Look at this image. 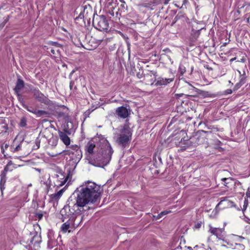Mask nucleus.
<instances>
[{"label": "nucleus", "instance_id": "f257e3e1", "mask_svg": "<svg viewBox=\"0 0 250 250\" xmlns=\"http://www.w3.org/2000/svg\"><path fill=\"white\" fill-rule=\"evenodd\" d=\"M100 194V186L88 181L77 188L70 197L86 211L90 208L88 205L96 202Z\"/></svg>", "mask_w": 250, "mask_h": 250}, {"label": "nucleus", "instance_id": "f03ea898", "mask_svg": "<svg viewBox=\"0 0 250 250\" xmlns=\"http://www.w3.org/2000/svg\"><path fill=\"white\" fill-rule=\"evenodd\" d=\"M75 202L69 197L67 200L66 205L61 210V217L60 219L62 222H65V220L75 222L78 218L77 216L85 212Z\"/></svg>", "mask_w": 250, "mask_h": 250}, {"label": "nucleus", "instance_id": "7ed1b4c3", "mask_svg": "<svg viewBox=\"0 0 250 250\" xmlns=\"http://www.w3.org/2000/svg\"><path fill=\"white\" fill-rule=\"evenodd\" d=\"M113 153V150L107 141L105 146L94 154V160L97 163V166L103 167L109 164Z\"/></svg>", "mask_w": 250, "mask_h": 250}, {"label": "nucleus", "instance_id": "20e7f679", "mask_svg": "<svg viewBox=\"0 0 250 250\" xmlns=\"http://www.w3.org/2000/svg\"><path fill=\"white\" fill-rule=\"evenodd\" d=\"M62 153L69 157V161H72L75 167L82 157V153L80 147L77 145H72L68 149L63 150Z\"/></svg>", "mask_w": 250, "mask_h": 250}, {"label": "nucleus", "instance_id": "39448f33", "mask_svg": "<svg viewBox=\"0 0 250 250\" xmlns=\"http://www.w3.org/2000/svg\"><path fill=\"white\" fill-rule=\"evenodd\" d=\"M210 134V131H198L194 135L190 138L188 144L194 147L202 144H206L208 143L207 137Z\"/></svg>", "mask_w": 250, "mask_h": 250}, {"label": "nucleus", "instance_id": "423d86ee", "mask_svg": "<svg viewBox=\"0 0 250 250\" xmlns=\"http://www.w3.org/2000/svg\"><path fill=\"white\" fill-rule=\"evenodd\" d=\"M132 133L130 130V128L127 125H124L121 129L120 133L116 140L117 143L122 148L129 146V143L131 140Z\"/></svg>", "mask_w": 250, "mask_h": 250}, {"label": "nucleus", "instance_id": "0eeeda50", "mask_svg": "<svg viewBox=\"0 0 250 250\" xmlns=\"http://www.w3.org/2000/svg\"><path fill=\"white\" fill-rule=\"evenodd\" d=\"M92 24L93 26L101 31H107L109 27V23L104 15L94 16Z\"/></svg>", "mask_w": 250, "mask_h": 250}, {"label": "nucleus", "instance_id": "6e6552de", "mask_svg": "<svg viewBox=\"0 0 250 250\" xmlns=\"http://www.w3.org/2000/svg\"><path fill=\"white\" fill-rule=\"evenodd\" d=\"M78 10L80 11V13L84 16V18L85 20H87L88 22L90 20V16L92 15L95 16L94 14H93L92 8L90 5H86L78 8L75 11V13L77 14V10Z\"/></svg>", "mask_w": 250, "mask_h": 250}, {"label": "nucleus", "instance_id": "1a4fd4ad", "mask_svg": "<svg viewBox=\"0 0 250 250\" xmlns=\"http://www.w3.org/2000/svg\"><path fill=\"white\" fill-rule=\"evenodd\" d=\"M32 92L33 94L35 99L39 102L43 103L46 105H49L51 101L44 96L38 89L35 88L32 89Z\"/></svg>", "mask_w": 250, "mask_h": 250}, {"label": "nucleus", "instance_id": "9d476101", "mask_svg": "<svg viewBox=\"0 0 250 250\" xmlns=\"http://www.w3.org/2000/svg\"><path fill=\"white\" fill-rule=\"evenodd\" d=\"M203 28H201L200 29H194L193 28H192L190 36L189 37L188 40V44L190 46H193L195 45V43L197 41L198 37L200 35L201 30Z\"/></svg>", "mask_w": 250, "mask_h": 250}, {"label": "nucleus", "instance_id": "9b49d317", "mask_svg": "<svg viewBox=\"0 0 250 250\" xmlns=\"http://www.w3.org/2000/svg\"><path fill=\"white\" fill-rule=\"evenodd\" d=\"M221 181L224 182V185L230 190L235 188L237 186L240 185V183L238 181L230 177L223 178L221 179Z\"/></svg>", "mask_w": 250, "mask_h": 250}, {"label": "nucleus", "instance_id": "f8f14e48", "mask_svg": "<svg viewBox=\"0 0 250 250\" xmlns=\"http://www.w3.org/2000/svg\"><path fill=\"white\" fill-rule=\"evenodd\" d=\"M115 114L118 118L124 119L127 118L129 115L130 110L125 106H121L116 109Z\"/></svg>", "mask_w": 250, "mask_h": 250}, {"label": "nucleus", "instance_id": "ddd939ff", "mask_svg": "<svg viewBox=\"0 0 250 250\" xmlns=\"http://www.w3.org/2000/svg\"><path fill=\"white\" fill-rule=\"evenodd\" d=\"M209 231L211 233L215 235L219 239H223L224 238V229H223L213 228L210 225L209 226Z\"/></svg>", "mask_w": 250, "mask_h": 250}, {"label": "nucleus", "instance_id": "4468645a", "mask_svg": "<svg viewBox=\"0 0 250 250\" xmlns=\"http://www.w3.org/2000/svg\"><path fill=\"white\" fill-rule=\"evenodd\" d=\"M74 72L75 70H72L69 75V78L71 80L69 83V88L73 92H75L77 89L78 78L77 77L74 79H72V75Z\"/></svg>", "mask_w": 250, "mask_h": 250}, {"label": "nucleus", "instance_id": "2eb2a0df", "mask_svg": "<svg viewBox=\"0 0 250 250\" xmlns=\"http://www.w3.org/2000/svg\"><path fill=\"white\" fill-rule=\"evenodd\" d=\"M173 80V79H164L162 77H159L157 78L156 82H155L153 84L156 86L166 85L168 83H169L170 82H172Z\"/></svg>", "mask_w": 250, "mask_h": 250}, {"label": "nucleus", "instance_id": "dca6fc26", "mask_svg": "<svg viewBox=\"0 0 250 250\" xmlns=\"http://www.w3.org/2000/svg\"><path fill=\"white\" fill-rule=\"evenodd\" d=\"M67 175L66 177H65L64 175L62 172V171H60L58 172L59 174H56V177L60 179H63L62 181L61 182V184H59L60 186H63L67 181L71 173V168H69L67 170Z\"/></svg>", "mask_w": 250, "mask_h": 250}, {"label": "nucleus", "instance_id": "f3484780", "mask_svg": "<svg viewBox=\"0 0 250 250\" xmlns=\"http://www.w3.org/2000/svg\"><path fill=\"white\" fill-rule=\"evenodd\" d=\"M191 90H192L191 93H193V94L195 93V95H187L186 96H187V97H192V96L196 97V94H198V95H201L204 97H208L209 95L208 92L202 91L201 90L196 88L193 86H192V88L191 89Z\"/></svg>", "mask_w": 250, "mask_h": 250}, {"label": "nucleus", "instance_id": "a211bd4d", "mask_svg": "<svg viewBox=\"0 0 250 250\" xmlns=\"http://www.w3.org/2000/svg\"><path fill=\"white\" fill-rule=\"evenodd\" d=\"M67 133L62 131H60L59 132V136L60 137L61 140L62 141V142L66 146H68L70 144V139L69 137L67 136Z\"/></svg>", "mask_w": 250, "mask_h": 250}, {"label": "nucleus", "instance_id": "6ab92c4d", "mask_svg": "<svg viewBox=\"0 0 250 250\" xmlns=\"http://www.w3.org/2000/svg\"><path fill=\"white\" fill-rule=\"evenodd\" d=\"M24 81L21 78H18L16 82V86L14 88V90L16 93V94H18L20 93V91L21 90V89L24 87Z\"/></svg>", "mask_w": 250, "mask_h": 250}, {"label": "nucleus", "instance_id": "aec40b11", "mask_svg": "<svg viewBox=\"0 0 250 250\" xmlns=\"http://www.w3.org/2000/svg\"><path fill=\"white\" fill-rule=\"evenodd\" d=\"M74 125L72 122L70 121H67V123L64 125L63 131L67 133V134L70 135L73 130Z\"/></svg>", "mask_w": 250, "mask_h": 250}, {"label": "nucleus", "instance_id": "412c9836", "mask_svg": "<svg viewBox=\"0 0 250 250\" xmlns=\"http://www.w3.org/2000/svg\"><path fill=\"white\" fill-rule=\"evenodd\" d=\"M85 20L84 16L81 13L79 14L78 16L75 18L76 23L81 26H83V25H85Z\"/></svg>", "mask_w": 250, "mask_h": 250}, {"label": "nucleus", "instance_id": "4be33fe9", "mask_svg": "<svg viewBox=\"0 0 250 250\" xmlns=\"http://www.w3.org/2000/svg\"><path fill=\"white\" fill-rule=\"evenodd\" d=\"M64 223L62 225L61 229L63 232H66L67 230L70 228V225L74 224L75 225V222H70L69 220H65Z\"/></svg>", "mask_w": 250, "mask_h": 250}, {"label": "nucleus", "instance_id": "5701e85b", "mask_svg": "<svg viewBox=\"0 0 250 250\" xmlns=\"http://www.w3.org/2000/svg\"><path fill=\"white\" fill-rule=\"evenodd\" d=\"M35 115H36L37 117H49L50 113L45 110H38L37 109Z\"/></svg>", "mask_w": 250, "mask_h": 250}, {"label": "nucleus", "instance_id": "b1692460", "mask_svg": "<svg viewBox=\"0 0 250 250\" xmlns=\"http://www.w3.org/2000/svg\"><path fill=\"white\" fill-rule=\"evenodd\" d=\"M51 137L48 139V143L51 146L55 147L57 146L58 143V137L57 136H54L52 134L51 135Z\"/></svg>", "mask_w": 250, "mask_h": 250}, {"label": "nucleus", "instance_id": "393cba45", "mask_svg": "<svg viewBox=\"0 0 250 250\" xmlns=\"http://www.w3.org/2000/svg\"><path fill=\"white\" fill-rule=\"evenodd\" d=\"M6 182V175L5 174H1L0 181V189L1 194H3V190L5 189L4 185Z\"/></svg>", "mask_w": 250, "mask_h": 250}, {"label": "nucleus", "instance_id": "a878e982", "mask_svg": "<svg viewBox=\"0 0 250 250\" xmlns=\"http://www.w3.org/2000/svg\"><path fill=\"white\" fill-rule=\"evenodd\" d=\"M238 72L240 74L239 82L243 85L246 83L247 79V76L246 75L245 71H244L243 74H241L240 71H238Z\"/></svg>", "mask_w": 250, "mask_h": 250}, {"label": "nucleus", "instance_id": "bb28decb", "mask_svg": "<svg viewBox=\"0 0 250 250\" xmlns=\"http://www.w3.org/2000/svg\"><path fill=\"white\" fill-rule=\"evenodd\" d=\"M95 147V145L94 144L90 142H88L86 146V150L89 154H92Z\"/></svg>", "mask_w": 250, "mask_h": 250}, {"label": "nucleus", "instance_id": "cd10ccee", "mask_svg": "<svg viewBox=\"0 0 250 250\" xmlns=\"http://www.w3.org/2000/svg\"><path fill=\"white\" fill-rule=\"evenodd\" d=\"M160 3L158 0H150L148 3H145L144 6L145 7H148L150 5H156Z\"/></svg>", "mask_w": 250, "mask_h": 250}, {"label": "nucleus", "instance_id": "c85d7f7f", "mask_svg": "<svg viewBox=\"0 0 250 250\" xmlns=\"http://www.w3.org/2000/svg\"><path fill=\"white\" fill-rule=\"evenodd\" d=\"M23 107L28 110L29 112H31L35 114L37 108L32 106H28L26 104H23Z\"/></svg>", "mask_w": 250, "mask_h": 250}, {"label": "nucleus", "instance_id": "c756f323", "mask_svg": "<svg viewBox=\"0 0 250 250\" xmlns=\"http://www.w3.org/2000/svg\"><path fill=\"white\" fill-rule=\"evenodd\" d=\"M21 127H25L27 125V119L25 117H23L21 118L19 124Z\"/></svg>", "mask_w": 250, "mask_h": 250}, {"label": "nucleus", "instance_id": "7c9ffc66", "mask_svg": "<svg viewBox=\"0 0 250 250\" xmlns=\"http://www.w3.org/2000/svg\"><path fill=\"white\" fill-rule=\"evenodd\" d=\"M63 192V189H61L56 193L52 194V196L53 198H55L56 199L59 198L61 197V196L62 195Z\"/></svg>", "mask_w": 250, "mask_h": 250}, {"label": "nucleus", "instance_id": "2f4dec72", "mask_svg": "<svg viewBox=\"0 0 250 250\" xmlns=\"http://www.w3.org/2000/svg\"><path fill=\"white\" fill-rule=\"evenodd\" d=\"M171 212L170 211H167V210L162 211L160 213H159L157 215V218H159V219H160L163 216L168 214L169 212Z\"/></svg>", "mask_w": 250, "mask_h": 250}, {"label": "nucleus", "instance_id": "473e14b6", "mask_svg": "<svg viewBox=\"0 0 250 250\" xmlns=\"http://www.w3.org/2000/svg\"><path fill=\"white\" fill-rule=\"evenodd\" d=\"M17 94V96H18V99L19 102H20V104L23 107V104H25V102H24L23 98L21 97V95L19 93Z\"/></svg>", "mask_w": 250, "mask_h": 250}, {"label": "nucleus", "instance_id": "72a5a7b5", "mask_svg": "<svg viewBox=\"0 0 250 250\" xmlns=\"http://www.w3.org/2000/svg\"><path fill=\"white\" fill-rule=\"evenodd\" d=\"M94 109H88L85 112H84L83 116L85 118H88L89 116L90 113L94 110Z\"/></svg>", "mask_w": 250, "mask_h": 250}, {"label": "nucleus", "instance_id": "f704fd0d", "mask_svg": "<svg viewBox=\"0 0 250 250\" xmlns=\"http://www.w3.org/2000/svg\"><path fill=\"white\" fill-rule=\"evenodd\" d=\"M153 75L154 76V78L151 79V81H150V85H153L154 83L156 82V81L157 80V77L158 76V75H157V72H156V74H154Z\"/></svg>", "mask_w": 250, "mask_h": 250}, {"label": "nucleus", "instance_id": "c9c22d12", "mask_svg": "<svg viewBox=\"0 0 250 250\" xmlns=\"http://www.w3.org/2000/svg\"><path fill=\"white\" fill-rule=\"evenodd\" d=\"M243 85L239 82L237 83L234 86L233 89V91H235L239 89Z\"/></svg>", "mask_w": 250, "mask_h": 250}, {"label": "nucleus", "instance_id": "e433bc0d", "mask_svg": "<svg viewBox=\"0 0 250 250\" xmlns=\"http://www.w3.org/2000/svg\"><path fill=\"white\" fill-rule=\"evenodd\" d=\"M35 217L36 218V220L38 219V220L39 221L42 218L43 214L42 213H36Z\"/></svg>", "mask_w": 250, "mask_h": 250}, {"label": "nucleus", "instance_id": "4c0bfd02", "mask_svg": "<svg viewBox=\"0 0 250 250\" xmlns=\"http://www.w3.org/2000/svg\"><path fill=\"white\" fill-rule=\"evenodd\" d=\"M225 202H227L228 204L230 202V201L227 199V197L223 198V199H221V200L218 203V206L221 205Z\"/></svg>", "mask_w": 250, "mask_h": 250}, {"label": "nucleus", "instance_id": "58836bf2", "mask_svg": "<svg viewBox=\"0 0 250 250\" xmlns=\"http://www.w3.org/2000/svg\"><path fill=\"white\" fill-rule=\"evenodd\" d=\"M202 224V223L201 221H200L199 222H197L195 224L193 228L195 229H199L200 228H201Z\"/></svg>", "mask_w": 250, "mask_h": 250}, {"label": "nucleus", "instance_id": "ea45409f", "mask_svg": "<svg viewBox=\"0 0 250 250\" xmlns=\"http://www.w3.org/2000/svg\"><path fill=\"white\" fill-rule=\"evenodd\" d=\"M56 115H57V116L59 118L60 117H62L64 116L65 114L64 112H62V111H56Z\"/></svg>", "mask_w": 250, "mask_h": 250}, {"label": "nucleus", "instance_id": "a19ab883", "mask_svg": "<svg viewBox=\"0 0 250 250\" xmlns=\"http://www.w3.org/2000/svg\"><path fill=\"white\" fill-rule=\"evenodd\" d=\"M41 140L39 137L37 138L35 140V144L37 146L36 149H38L40 147Z\"/></svg>", "mask_w": 250, "mask_h": 250}, {"label": "nucleus", "instance_id": "79ce46f5", "mask_svg": "<svg viewBox=\"0 0 250 250\" xmlns=\"http://www.w3.org/2000/svg\"><path fill=\"white\" fill-rule=\"evenodd\" d=\"M50 44L52 45V46H56V47H61V45L58 42H50Z\"/></svg>", "mask_w": 250, "mask_h": 250}, {"label": "nucleus", "instance_id": "37998d69", "mask_svg": "<svg viewBox=\"0 0 250 250\" xmlns=\"http://www.w3.org/2000/svg\"><path fill=\"white\" fill-rule=\"evenodd\" d=\"M12 169H10L9 168V167L8 166H5L4 168V169L2 171L1 174H5L6 175V173L8 171H11Z\"/></svg>", "mask_w": 250, "mask_h": 250}, {"label": "nucleus", "instance_id": "c03bdc74", "mask_svg": "<svg viewBox=\"0 0 250 250\" xmlns=\"http://www.w3.org/2000/svg\"><path fill=\"white\" fill-rule=\"evenodd\" d=\"M121 16V14L119 13L118 11H116L115 13V16L114 18L115 19V20H120V16Z\"/></svg>", "mask_w": 250, "mask_h": 250}, {"label": "nucleus", "instance_id": "a18cd8bd", "mask_svg": "<svg viewBox=\"0 0 250 250\" xmlns=\"http://www.w3.org/2000/svg\"><path fill=\"white\" fill-rule=\"evenodd\" d=\"M232 91L233 90L230 89H228L227 90H226L225 91H224V95H228V94H230L232 93Z\"/></svg>", "mask_w": 250, "mask_h": 250}, {"label": "nucleus", "instance_id": "49530a36", "mask_svg": "<svg viewBox=\"0 0 250 250\" xmlns=\"http://www.w3.org/2000/svg\"><path fill=\"white\" fill-rule=\"evenodd\" d=\"M115 10V8L112 7L110 10H109L108 13L112 17H114L115 13L114 10Z\"/></svg>", "mask_w": 250, "mask_h": 250}, {"label": "nucleus", "instance_id": "de8ad7c7", "mask_svg": "<svg viewBox=\"0 0 250 250\" xmlns=\"http://www.w3.org/2000/svg\"><path fill=\"white\" fill-rule=\"evenodd\" d=\"M21 145H18L14 149V152L18 151L21 150Z\"/></svg>", "mask_w": 250, "mask_h": 250}, {"label": "nucleus", "instance_id": "09e8293b", "mask_svg": "<svg viewBox=\"0 0 250 250\" xmlns=\"http://www.w3.org/2000/svg\"><path fill=\"white\" fill-rule=\"evenodd\" d=\"M188 3V0H183V4H182V6L180 7V8H183L184 6H186V4Z\"/></svg>", "mask_w": 250, "mask_h": 250}, {"label": "nucleus", "instance_id": "8fccbe9b", "mask_svg": "<svg viewBox=\"0 0 250 250\" xmlns=\"http://www.w3.org/2000/svg\"><path fill=\"white\" fill-rule=\"evenodd\" d=\"M52 240L51 239H49V240L48 241V247L50 249L52 248L53 246L51 244Z\"/></svg>", "mask_w": 250, "mask_h": 250}, {"label": "nucleus", "instance_id": "3c124183", "mask_svg": "<svg viewBox=\"0 0 250 250\" xmlns=\"http://www.w3.org/2000/svg\"><path fill=\"white\" fill-rule=\"evenodd\" d=\"M0 149H1V153L3 154V155H4V154H5V150H4L3 145H1V146H0Z\"/></svg>", "mask_w": 250, "mask_h": 250}, {"label": "nucleus", "instance_id": "603ef678", "mask_svg": "<svg viewBox=\"0 0 250 250\" xmlns=\"http://www.w3.org/2000/svg\"><path fill=\"white\" fill-rule=\"evenodd\" d=\"M5 123V120L3 118L0 117V124H3Z\"/></svg>", "mask_w": 250, "mask_h": 250}, {"label": "nucleus", "instance_id": "864d4df0", "mask_svg": "<svg viewBox=\"0 0 250 250\" xmlns=\"http://www.w3.org/2000/svg\"><path fill=\"white\" fill-rule=\"evenodd\" d=\"M4 124V125H2L1 126V127L2 128L5 129L6 130H7L8 129V125L7 124H6L5 123Z\"/></svg>", "mask_w": 250, "mask_h": 250}, {"label": "nucleus", "instance_id": "5fc2aeb1", "mask_svg": "<svg viewBox=\"0 0 250 250\" xmlns=\"http://www.w3.org/2000/svg\"><path fill=\"white\" fill-rule=\"evenodd\" d=\"M156 71L154 70H151L150 71V73H151L150 75H149L148 74L147 75H150V77H151V75H153L154 74H156Z\"/></svg>", "mask_w": 250, "mask_h": 250}, {"label": "nucleus", "instance_id": "6e6d98bb", "mask_svg": "<svg viewBox=\"0 0 250 250\" xmlns=\"http://www.w3.org/2000/svg\"><path fill=\"white\" fill-rule=\"evenodd\" d=\"M239 62H244L246 61V59L245 58H242L240 59V60L237 61Z\"/></svg>", "mask_w": 250, "mask_h": 250}, {"label": "nucleus", "instance_id": "4d7b16f0", "mask_svg": "<svg viewBox=\"0 0 250 250\" xmlns=\"http://www.w3.org/2000/svg\"><path fill=\"white\" fill-rule=\"evenodd\" d=\"M12 164H13V163H12V161H9L6 166L9 167V166L12 165Z\"/></svg>", "mask_w": 250, "mask_h": 250}, {"label": "nucleus", "instance_id": "13d9d810", "mask_svg": "<svg viewBox=\"0 0 250 250\" xmlns=\"http://www.w3.org/2000/svg\"><path fill=\"white\" fill-rule=\"evenodd\" d=\"M121 1H122L123 2V3L121 5V6L122 8H125V2L123 0H121Z\"/></svg>", "mask_w": 250, "mask_h": 250}, {"label": "nucleus", "instance_id": "bf43d9fd", "mask_svg": "<svg viewBox=\"0 0 250 250\" xmlns=\"http://www.w3.org/2000/svg\"><path fill=\"white\" fill-rule=\"evenodd\" d=\"M9 16H7L4 20V21H5L6 22H8V21H9Z\"/></svg>", "mask_w": 250, "mask_h": 250}, {"label": "nucleus", "instance_id": "052dcab7", "mask_svg": "<svg viewBox=\"0 0 250 250\" xmlns=\"http://www.w3.org/2000/svg\"><path fill=\"white\" fill-rule=\"evenodd\" d=\"M181 249H182V247L180 246H179L173 250H180Z\"/></svg>", "mask_w": 250, "mask_h": 250}, {"label": "nucleus", "instance_id": "680f3d73", "mask_svg": "<svg viewBox=\"0 0 250 250\" xmlns=\"http://www.w3.org/2000/svg\"><path fill=\"white\" fill-rule=\"evenodd\" d=\"M153 220H159V218H157V215H153Z\"/></svg>", "mask_w": 250, "mask_h": 250}, {"label": "nucleus", "instance_id": "e2e57ef3", "mask_svg": "<svg viewBox=\"0 0 250 250\" xmlns=\"http://www.w3.org/2000/svg\"><path fill=\"white\" fill-rule=\"evenodd\" d=\"M36 237V236H34V237H33L32 240H31V242L32 243V244H35L37 242V241H35L34 243L33 242H34V239H35V238Z\"/></svg>", "mask_w": 250, "mask_h": 250}, {"label": "nucleus", "instance_id": "0e129e2a", "mask_svg": "<svg viewBox=\"0 0 250 250\" xmlns=\"http://www.w3.org/2000/svg\"><path fill=\"white\" fill-rule=\"evenodd\" d=\"M3 146H4V149H7L9 146V145L7 144H5L3 145Z\"/></svg>", "mask_w": 250, "mask_h": 250}, {"label": "nucleus", "instance_id": "69168bd1", "mask_svg": "<svg viewBox=\"0 0 250 250\" xmlns=\"http://www.w3.org/2000/svg\"><path fill=\"white\" fill-rule=\"evenodd\" d=\"M170 0H164V4H165V5L168 4Z\"/></svg>", "mask_w": 250, "mask_h": 250}, {"label": "nucleus", "instance_id": "338daca9", "mask_svg": "<svg viewBox=\"0 0 250 250\" xmlns=\"http://www.w3.org/2000/svg\"><path fill=\"white\" fill-rule=\"evenodd\" d=\"M4 26H5V25H4V24H3L2 22L0 24V30L2 29Z\"/></svg>", "mask_w": 250, "mask_h": 250}, {"label": "nucleus", "instance_id": "774afa93", "mask_svg": "<svg viewBox=\"0 0 250 250\" xmlns=\"http://www.w3.org/2000/svg\"><path fill=\"white\" fill-rule=\"evenodd\" d=\"M51 52L53 54H55V50L53 49H51V50H50Z\"/></svg>", "mask_w": 250, "mask_h": 250}]
</instances>
